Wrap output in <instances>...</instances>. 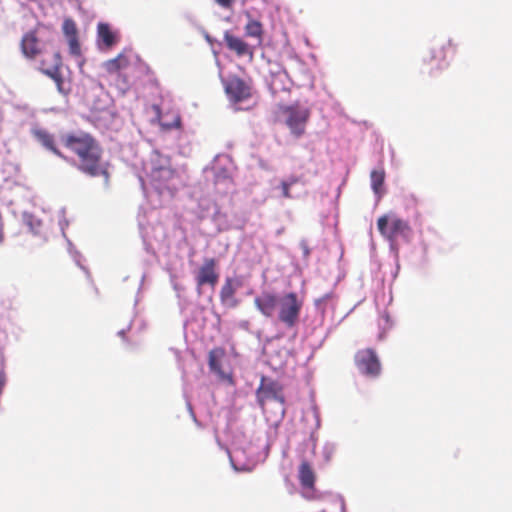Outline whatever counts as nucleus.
<instances>
[{
    "instance_id": "nucleus-1",
    "label": "nucleus",
    "mask_w": 512,
    "mask_h": 512,
    "mask_svg": "<svg viewBox=\"0 0 512 512\" xmlns=\"http://www.w3.org/2000/svg\"><path fill=\"white\" fill-rule=\"evenodd\" d=\"M61 145L76 157L75 165L83 174L90 177H104L109 181L108 165L103 161V148L90 133L79 130L62 133Z\"/></svg>"
},
{
    "instance_id": "nucleus-9",
    "label": "nucleus",
    "mask_w": 512,
    "mask_h": 512,
    "mask_svg": "<svg viewBox=\"0 0 512 512\" xmlns=\"http://www.w3.org/2000/svg\"><path fill=\"white\" fill-rule=\"evenodd\" d=\"M226 358V351L222 347L213 348L208 355V366L212 373L216 374L218 379L230 385H234L233 373L231 369H224L223 363Z\"/></svg>"
},
{
    "instance_id": "nucleus-21",
    "label": "nucleus",
    "mask_w": 512,
    "mask_h": 512,
    "mask_svg": "<svg viewBox=\"0 0 512 512\" xmlns=\"http://www.w3.org/2000/svg\"><path fill=\"white\" fill-rule=\"evenodd\" d=\"M371 187L376 194H380L385 180V171L383 169L373 170L370 174Z\"/></svg>"
},
{
    "instance_id": "nucleus-8",
    "label": "nucleus",
    "mask_w": 512,
    "mask_h": 512,
    "mask_svg": "<svg viewBox=\"0 0 512 512\" xmlns=\"http://www.w3.org/2000/svg\"><path fill=\"white\" fill-rule=\"evenodd\" d=\"M358 370L369 377H377L381 373V363L377 353L372 348L358 350L354 357Z\"/></svg>"
},
{
    "instance_id": "nucleus-5",
    "label": "nucleus",
    "mask_w": 512,
    "mask_h": 512,
    "mask_svg": "<svg viewBox=\"0 0 512 512\" xmlns=\"http://www.w3.org/2000/svg\"><path fill=\"white\" fill-rule=\"evenodd\" d=\"M377 228L380 234L391 244L395 243L399 238L409 241L412 233L408 222L397 216L382 215L377 220Z\"/></svg>"
},
{
    "instance_id": "nucleus-26",
    "label": "nucleus",
    "mask_w": 512,
    "mask_h": 512,
    "mask_svg": "<svg viewBox=\"0 0 512 512\" xmlns=\"http://www.w3.org/2000/svg\"><path fill=\"white\" fill-rule=\"evenodd\" d=\"M331 298H332V294H330V293L325 294L324 296H322L321 298L316 300V305L320 306L321 304L327 302Z\"/></svg>"
},
{
    "instance_id": "nucleus-16",
    "label": "nucleus",
    "mask_w": 512,
    "mask_h": 512,
    "mask_svg": "<svg viewBox=\"0 0 512 512\" xmlns=\"http://www.w3.org/2000/svg\"><path fill=\"white\" fill-rule=\"evenodd\" d=\"M240 286L241 283L238 280L230 277L226 278L220 290V299L222 303L227 304L230 307L237 306L238 301L235 298V293Z\"/></svg>"
},
{
    "instance_id": "nucleus-4",
    "label": "nucleus",
    "mask_w": 512,
    "mask_h": 512,
    "mask_svg": "<svg viewBox=\"0 0 512 512\" xmlns=\"http://www.w3.org/2000/svg\"><path fill=\"white\" fill-rule=\"evenodd\" d=\"M278 113L283 117L290 132L297 138L305 133L306 124L310 118V110L298 103L279 105Z\"/></svg>"
},
{
    "instance_id": "nucleus-7",
    "label": "nucleus",
    "mask_w": 512,
    "mask_h": 512,
    "mask_svg": "<svg viewBox=\"0 0 512 512\" xmlns=\"http://www.w3.org/2000/svg\"><path fill=\"white\" fill-rule=\"evenodd\" d=\"M148 176L154 188L160 193L164 190L173 191L176 189L173 183L175 172L170 168L166 160L161 164L153 163Z\"/></svg>"
},
{
    "instance_id": "nucleus-18",
    "label": "nucleus",
    "mask_w": 512,
    "mask_h": 512,
    "mask_svg": "<svg viewBox=\"0 0 512 512\" xmlns=\"http://www.w3.org/2000/svg\"><path fill=\"white\" fill-rule=\"evenodd\" d=\"M299 481L302 487L313 488L314 486L315 474L307 461H302L299 466Z\"/></svg>"
},
{
    "instance_id": "nucleus-2",
    "label": "nucleus",
    "mask_w": 512,
    "mask_h": 512,
    "mask_svg": "<svg viewBox=\"0 0 512 512\" xmlns=\"http://www.w3.org/2000/svg\"><path fill=\"white\" fill-rule=\"evenodd\" d=\"M104 76L114 81L121 89L130 85V74L137 76H152L153 71L141 57L132 49H123L116 57L106 60L102 64Z\"/></svg>"
},
{
    "instance_id": "nucleus-6",
    "label": "nucleus",
    "mask_w": 512,
    "mask_h": 512,
    "mask_svg": "<svg viewBox=\"0 0 512 512\" xmlns=\"http://www.w3.org/2000/svg\"><path fill=\"white\" fill-rule=\"evenodd\" d=\"M302 307L303 301L295 292L284 294L278 303V321L288 329L294 328L299 322Z\"/></svg>"
},
{
    "instance_id": "nucleus-11",
    "label": "nucleus",
    "mask_w": 512,
    "mask_h": 512,
    "mask_svg": "<svg viewBox=\"0 0 512 512\" xmlns=\"http://www.w3.org/2000/svg\"><path fill=\"white\" fill-rule=\"evenodd\" d=\"M219 280L218 262L214 258L205 259L197 274V285L202 287L208 285L214 290Z\"/></svg>"
},
{
    "instance_id": "nucleus-19",
    "label": "nucleus",
    "mask_w": 512,
    "mask_h": 512,
    "mask_svg": "<svg viewBox=\"0 0 512 512\" xmlns=\"http://www.w3.org/2000/svg\"><path fill=\"white\" fill-rule=\"evenodd\" d=\"M120 41L119 34H99L98 47L103 52H108Z\"/></svg>"
},
{
    "instance_id": "nucleus-20",
    "label": "nucleus",
    "mask_w": 512,
    "mask_h": 512,
    "mask_svg": "<svg viewBox=\"0 0 512 512\" xmlns=\"http://www.w3.org/2000/svg\"><path fill=\"white\" fill-rule=\"evenodd\" d=\"M152 109L155 112V116H156L157 121L159 122V124L161 125V127L164 130H170L172 128L179 127V125H180V118H179L178 115H174L173 116V121L172 122H168L162 116L161 109H160V107L158 105H153Z\"/></svg>"
},
{
    "instance_id": "nucleus-17",
    "label": "nucleus",
    "mask_w": 512,
    "mask_h": 512,
    "mask_svg": "<svg viewBox=\"0 0 512 512\" xmlns=\"http://www.w3.org/2000/svg\"><path fill=\"white\" fill-rule=\"evenodd\" d=\"M225 41L228 48L236 52L238 56L249 55L250 57H252V48L246 42H244L242 39L235 36L234 34H225Z\"/></svg>"
},
{
    "instance_id": "nucleus-27",
    "label": "nucleus",
    "mask_w": 512,
    "mask_h": 512,
    "mask_svg": "<svg viewBox=\"0 0 512 512\" xmlns=\"http://www.w3.org/2000/svg\"><path fill=\"white\" fill-rule=\"evenodd\" d=\"M97 32H110V27L107 23H99Z\"/></svg>"
},
{
    "instance_id": "nucleus-25",
    "label": "nucleus",
    "mask_w": 512,
    "mask_h": 512,
    "mask_svg": "<svg viewBox=\"0 0 512 512\" xmlns=\"http://www.w3.org/2000/svg\"><path fill=\"white\" fill-rule=\"evenodd\" d=\"M299 180H300L299 177L292 175L283 181L286 182L287 184H289L290 187H292L293 185L297 184L299 182Z\"/></svg>"
},
{
    "instance_id": "nucleus-12",
    "label": "nucleus",
    "mask_w": 512,
    "mask_h": 512,
    "mask_svg": "<svg viewBox=\"0 0 512 512\" xmlns=\"http://www.w3.org/2000/svg\"><path fill=\"white\" fill-rule=\"evenodd\" d=\"M279 299L276 294L264 291L255 297L254 305L263 316L271 318L278 308Z\"/></svg>"
},
{
    "instance_id": "nucleus-13",
    "label": "nucleus",
    "mask_w": 512,
    "mask_h": 512,
    "mask_svg": "<svg viewBox=\"0 0 512 512\" xmlns=\"http://www.w3.org/2000/svg\"><path fill=\"white\" fill-rule=\"evenodd\" d=\"M226 93L235 102H240L250 97L249 86L240 78L230 79L225 86Z\"/></svg>"
},
{
    "instance_id": "nucleus-28",
    "label": "nucleus",
    "mask_w": 512,
    "mask_h": 512,
    "mask_svg": "<svg viewBox=\"0 0 512 512\" xmlns=\"http://www.w3.org/2000/svg\"><path fill=\"white\" fill-rule=\"evenodd\" d=\"M3 240V231H2V227L0 226V243L2 242Z\"/></svg>"
},
{
    "instance_id": "nucleus-24",
    "label": "nucleus",
    "mask_w": 512,
    "mask_h": 512,
    "mask_svg": "<svg viewBox=\"0 0 512 512\" xmlns=\"http://www.w3.org/2000/svg\"><path fill=\"white\" fill-rule=\"evenodd\" d=\"M280 188H281V195L282 197L286 198V199H289L291 198V193H290V186L289 184H287L286 182L282 181L280 183Z\"/></svg>"
},
{
    "instance_id": "nucleus-3",
    "label": "nucleus",
    "mask_w": 512,
    "mask_h": 512,
    "mask_svg": "<svg viewBox=\"0 0 512 512\" xmlns=\"http://www.w3.org/2000/svg\"><path fill=\"white\" fill-rule=\"evenodd\" d=\"M256 398L259 406L263 411L266 410V405L270 402L278 404L280 417H284L285 409V395L283 385L269 377L262 376L260 384L256 390Z\"/></svg>"
},
{
    "instance_id": "nucleus-14",
    "label": "nucleus",
    "mask_w": 512,
    "mask_h": 512,
    "mask_svg": "<svg viewBox=\"0 0 512 512\" xmlns=\"http://www.w3.org/2000/svg\"><path fill=\"white\" fill-rule=\"evenodd\" d=\"M44 42L37 37V34H24L21 40V50L27 58H35L44 49Z\"/></svg>"
},
{
    "instance_id": "nucleus-15",
    "label": "nucleus",
    "mask_w": 512,
    "mask_h": 512,
    "mask_svg": "<svg viewBox=\"0 0 512 512\" xmlns=\"http://www.w3.org/2000/svg\"><path fill=\"white\" fill-rule=\"evenodd\" d=\"M33 136L43 147L51 151L53 154L64 160H68V158L63 155L61 150L56 145L55 137L53 134L45 129H35L33 130Z\"/></svg>"
},
{
    "instance_id": "nucleus-22",
    "label": "nucleus",
    "mask_w": 512,
    "mask_h": 512,
    "mask_svg": "<svg viewBox=\"0 0 512 512\" xmlns=\"http://www.w3.org/2000/svg\"><path fill=\"white\" fill-rule=\"evenodd\" d=\"M67 42L69 45V52L74 57L81 56V46L77 38V34H67Z\"/></svg>"
},
{
    "instance_id": "nucleus-23",
    "label": "nucleus",
    "mask_w": 512,
    "mask_h": 512,
    "mask_svg": "<svg viewBox=\"0 0 512 512\" xmlns=\"http://www.w3.org/2000/svg\"><path fill=\"white\" fill-rule=\"evenodd\" d=\"M62 29L63 32H76V23L72 19L67 18L63 22Z\"/></svg>"
},
{
    "instance_id": "nucleus-10",
    "label": "nucleus",
    "mask_w": 512,
    "mask_h": 512,
    "mask_svg": "<svg viewBox=\"0 0 512 512\" xmlns=\"http://www.w3.org/2000/svg\"><path fill=\"white\" fill-rule=\"evenodd\" d=\"M61 66V56L58 52H54L41 61L40 70L55 82L59 92L66 93L63 87V77L60 71Z\"/></svg>"
}]
</instances>
